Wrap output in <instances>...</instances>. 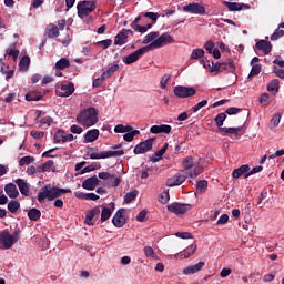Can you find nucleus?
I'll return each mask as SVG.
<instances>
[{"label":"nucleus","mask_w":284,"mask_h":284,"mask_svg":"<svg viewBox=\"0 0 284 284\" xmlns=\"http://www.w3.org/2000/svg\"><path fill=\"white\" fill-rule=\"evenodd\" d=\"M258 102L262 103L265 106L268 105L270 104V95H268V93H263L262 95H260Z\"/></svg>","instance_id":"nucleus-53"},{"label":"nucleus","mask_w":284,"mask_h":284,"mask_svg":"<svg viewBox=\"0 0 284 284\" xmlns=\"http://www.w3.org/2000/svg\"><path fill=\"white\" fill-rule=\"evenodd\" d=\"M112 45V40H100L97 42V47L101 48L102 50H108Z\"/></svg>","instance_id":"nucleus-46"},{"label":"nucleus","mask_w":284,"mask_h":284,"mask_svg":"<svg viewBox=\"0 0 284 284\" xmlns=\"http://www.w3.org/2000/svg\"><path fill=\"white\" fill-rule=\"evenodd\" d=\"M98 114L99 112L95 108H88L87 110L80 112V114L77 116V121L84 128H91L98 123Z\"/></svg>","instance_id":"nucleus-2"},{"label":"nucleus","mask_w":284,"mask_h":284,"mask_svg":"<svg viewBox=\"0 0 284 284\" xmlns=\"http://www.w3.org/2000/svg\"><path fill=\"white\" fill-rule=\"evenodd\" d=\"M224 6H226L231 12L242 11L245 6L247 9L250 8L248 4H242L237 2H224Z\"/></svg>","instance_id":"nucleus-27"},{"label":"nucleus","mask_w":284,"mask_h":284,"mask_svg":"<svg viewBox=\"0 0 284 284\" xmlns=\"http://www.w3.org/2000/svg\"><path fill=\"white\" fill-rule=\"evenodd\" d=\"M100 216V206H95L93 209H91L90 211H88L85 219H84V223L87 225H95L97 220Z\"/></svg>","instance_id":"nucleus-13"},{"label":"nucleus","mask_w":284,"mask_h":284,"mask_svg":"<svg viewBox=\"0 0 284 284\" xmlns=\"http://www.w3.org/2000/svg\"><path fill=\"white\" fill-rule=\"evenodd\" d=\"M111 216H112V210H109V207H102L101 223H105L106 221L110 220Z\"/></svg>","instance_id":"nucleus-41"},{"label":"nucleus","mask_w":284,"mask_h":284,"mask_svg":"<svg viewBox=\"0 0 284 284\" xmlns=\"http://www.w3.org/2000/svg\"><path fill=\"white\" fill-rule=\"evenodd\" d=\"M119 70V64H110L105 72L102 73L103 78H111Z\"/></svg>","instance_id":"nucleus-37"},{"label":"nucleus","mask_w":284,"mask_h":284,"mask_svg":"<svg viewBox=\"0 0 284 284\" xmlns=\"http://www.w3.org/2000/svg\"><path fill=\"white\" fill-rule=\"evenodd\" d=\"M111 223H113L115 227H124V225H126L125 209L118 210L114 217L111 219Z\"/></svg>","instance_id":"nucleus-12"},{"label":"nucleus","mask_w":284,"mask_h":284,"mask_svg":"<svg viewBox=\"0 0 284 284\" xmlns=\"http://www.w3.org/2000/svg\"><path fill=\"white\" fill-rule=\"evenodd\" d=\"M150 132L152 134H170L172 132V128L171 125H168V124H162V125H153L151 129H150Z\"/></svg>","instance_id":"nucleus-18"},{"label":"nucleus","mask_w":284,"mask_h":284,"mask_svg":"<svg viewBox=\"0 0 284 284\" xmlns=\"http://www.w3.org/2000/svg\"><path fill=\"white\" fill-rule=\"evenodd\" d=\"M67 68H70V60L68 58H61L55 62V69L64 70Z\"/></svg>","instance_id":"nucleus-35"},{"label":"nucleus","mask_w":284,"mask_h":284,"mask_svg":"<svg viewBox=\"0 0 284 284\" xmlns=\"http://www.w3.org/2000/svg\"><path fill=\"white\" fill-rule=\"evenodd\" d=\"M255 48L264 51L265 54L272 52V42L267 40H258L255 44Z\"/></svg>","instance_id":"nucleus-22"},{"label":"nucleus","mask_w":284,"mask_h":284,"mask_svg":"<svg viewBox=\"0 0 284 284\" xmlns=\"http://www.w3.org/2000/svg\"><path fill=\"white\" fill-rule=\"evenodd\" d=\"M187 176L183 174H175L173 178H170L165 182V186L168 187H174V186H180L186 181Z\"/></svg>","instance_id":"nucleus-14"},{"label":"nucleus","mask_w":284,"mask_h":284,"mask_svg":"<svg viewBox=\"0 0 284 284\" xmlns=\"http://www.w3.org/2000/svg\"><path fill=\"white\" fill-rule=\"evenodd\" d=\"M159 37V32L158 31H152L151 33H148L145 36V39L142 41V44L146 45L149 43L154 42Z\"/></svg>","instance_id":"nucleus-38"},{"label":"nucleus","mask_w":284,"mask_h":284,"mask_svg":"<svg viewBox=\"0 0 284 284\" xmlns=\"http://www.w3.org/2000/svg\"><path fill=\"white\" fill-rule=\"evenodd\" d=\"M14 183L16 185H18V190L21 192L22 195H30V185L23 179H18L14 181Z\"/></svg>","instance_id":"nucleus-19"},{"label":"nucleus","mask_w":284,"mask_h":284,"mask_svg":"<svg viewBox=\"0 0 284 284\" xmlns=\"http://www.w3.org/2000/svg\"><path fill=\"white\" fill-rule=\"evenodd\" d=\"M20 202L18 200H11L9 203H8V210L14 214L17 213L18 210H20Z\"/></svg>","instance_id":"nucleus-39"},{"label":"nucleus","mask_w":284,"mask_h":284,"mask_svg":"<svg viewBox=\"0 0 284 284\" xmlns=\"http://www.w3.org/2000/svg\"><path fill=\"white\" fill-rule=\"evenodd\" d=\"M175 236L182 240H190L192 239V234L187 232H178L175 233Z\"/></svg>","instance_id":"nucleus-61"},{"label":"nucleus","mask_w":284,"mask_h":284,"mask_svg":"<svg viewBox=\"0 0 284 284\" xmlns=\"http://www.w3.org/2000/svg\"><path fill=\"white\" fill-rule=\"evenodd\" d=\"M20 240V230H16L12 234L7 230L0 233V247L10 250Z\"/></svg>","instance_id":"nucleus-3"},{"label":"nucleus","mask_w":284,"mask_h":284,"mask_svg":"<svg viewBox=\"0 0 284 284\" xmlns=\"http://www.w3.org/2000/svg\"><path fill=\"white\" fill-rule=\"evenodd\" d=\"M52 118L51 116H44L40 120L41 125H45L47 128L51 126L52 123Z\"/></svg>","instance_id":"nucleus-63"},{"label":"nucleus","mask_w":284,"mask_h":284,"mask_svg":"<svg viewBox=\"0 0 284 284\" xmlns=\"http://www.w3.org/2000/svg\"><path fill=\"white\" fill-rule=\"evenodd\" d=\"M227 119V115L225 112H221L215 116V122H216V126L217 130L220 131L221 129H223V124L224 121Z\"/></svg>","instance_id":"nucleus-36"},{"label":"nucleus","mask_w":284,"mask_h":284,"mask_svg":"<svg viewBox=\"0 0 284 284\" xmlns=\"http://www.w3.org/2000/svg\"><path fill=\"white\" fill-rule=\"evenodd\" d=\"M45 33L50 39H54L60 36L59 28L57 24H48Z\"/></svg>","instance_id":"nucleus-28"},{"label":"nucleus","mask_w":284,"mask_h":284,"mask_svg":"<svg viewBox=\"0 0 284 284\" xmlns=\"http://www.w3.org/2000/svg\"><path fill=\"white\" fill-rule=\"evenodd\" d=\"M261 72H262V65L261 64L252 65L251 72L248 74V79L257 77Z\"/></svg>","instance_id":"nucleus-45"},{"label":"nucleus","mask_w":284,"mask_h":284,"mask_svg":"<svg viewBox=\"0 0 284 284\" xmlns=\"http://www.w3.org/2000/svg\"><path fill=\"white\" fill-rule=\"evenodd\" d=\"M43 98L42 93L39 92H29L26 94V101L27 102H39Z\"/></svg>","instance_id":"nucleus-30"},{"label":"nucleus","mask_w":284,"mask_h":284,"mask_svg":"<svg viewBox=\"0 0 284 284\" xmlns=\"http://www.w3.org/2000/svg\"><path fill=\"white\" fill-rule=\"evenodd\" d=\"M31 64V58L28 55H24L21 60H20V64H18V68H20V70L22 72H26Z\"/></svg>","instance_id":"nucleus-32"},{"label":"nucleus","mask_w":284,"mask_h":284,"mask_svg":"<svg viewBox=\"0 0 284 284\" xmlns=\"http://www.w3.org/2000/svg\"><path fill=\"white\" fill-rule=\"evenodd\" d=\"M281 119H282V114L281 113L274 114V116L271 119V125H273L274 128L278 126V124L281 122Z\"/></svg>","instance_id":"nucleus-54"},{"label":"nucleus","mask_w":284,"mask_h":284,"mask_svg":"<svg viewBox=\"0 0 284 284\" xmlns=\"http://www.w3.org/2000/svg\"><path fill=\"white\" fill-rule=\"evenodd\" d=\"M170 201V195L169 192H163L160 194L159 196V202L163 205L168 204V202Z\"/></svg>","instance_id":"nucleus-51"},{"label":"nucleus","mask_w":284,"mask_h":284,"mask_svg":"<svg viewBox=\"0 0 284 284\" xmlns=\"http://www.w3.org/2000/svg\"><path fill=\"white\" fill-rule=\"evenodd\" d=\"M149 52L145 47L138 49L135 52L129 54L128 57L123 58V63L126 65H131L135 63L139 59L143 57L144 53Z\"/></svg>","instance_id":"nucleus-10"},{"label":"nucleus","mask_w":284,"mask_h":284,"mask_svg":"<svg viewBox=\"0 0 284 284\" xmlns=\"http://www.w3.org/2000/svg\"><path fill=\"white\" fill-rule=\"evenodd\" d=\"M173 42H174V40L169 33H163L162 36L158 37L155 41H152L144 48L148 51H151V50L161 49V48H163L170 43H173Z\"/></svg>","instance_id":"nucleus-5"},{"label":"nucleus","mask_w":284,"mask_h":284,"mask_svg":"<svg viewBox=\"0 0 284 284\" xmlns=\"http://www.w3.org/2000/svg\"><path fill=\"white\" fill-rule=\"evenodd\" d=\"M138 196V191H132L125 194L124 196V203L130 204L132 201H134Z\"/></svg>","instance_id":"nucleus-47"},{"label":"nucleus","mask_w":284,"mask_h":284,"mask_svg":"<svg viewBox=\"0 0 284 284\" xmlns=\"http://www.w3.org/2000/svg\"><path fill=\"white\" fill-rule=\"evenodd\" d=\"M195 250H196V244L194 242L190 247H186V250H184L183 253H180V257L182 260H186L194 254Z\"/></svg>","instance_id":"nucleus-31"},{"label":"nucleus","mask_w":284,"mask_h":284,"mask_svg":"<svg viewBox=\"0 0 284 284\" xmlns=\"http://www.w3.org/2000/svg\"><path fill=\"white\" fill-rule=\"evenodd\" d=\"M248 171H250V165L248 164H242L237 169L233 170L232 176L234 179H239L242 175L245 176V174H248Z\"/></svg>","instance_id":"nucleus-24"},{"label":"nucleus","mask_w":284,"mask_h":284,"mask_svg":"<svg viewBox=\"0 0 284 284\" xmlns=\"http://www.w3.org/2000/svg\"><path fill=\"white\" fill-rule=\"evenodd\" d=\"M140 134H141V131H140V130H134V131H132V132L125 133V134L123 135V139H124V141H126V142H132V141L134 140V138H135L136 135H140Z\"/></svg>","instance_id":"nucleus-44"},{"label":"nucleus","mask_w":284,"mask_h":284,"mask_svg":"<svg viewBox=\"0 0 284 284\" xmlns=\"http://www.w3.org/2000/svg\"><path fill=\"white\" fill-rule=\"evenodd\" d=\"M100 131L98 129L88 130L84 134V143H91L99 139Z\"/></svg>","instance_id":"nucleus-20"},{"label":"nucleus","mask_w":284,"mask_h":284,"mask_svg":"<svg viewBox=\"0 0 284 284\" xmlns=\"http://www.w3.org/2000/svg\"><path fill=\"white\" fill-rule=\"evenodd\" d=\"M132 29L135 31V32H140V33H145L146 32V28L145 26H141V24H131Z\"/></svg>","instance_id":"nucleus-60"},{"label":"nucleus","mask_w":284,"mask_h":284,"mask_svg":"<svg viewBox=\"0 0 284 284\" xmlns=\"http://www.w3.org/2000/svg\"><path fill=\"white\" fill-rule=\"evenodd\" d=\"M77 9H78V17L83 19L85 17H89V14L93 13V11L97 9V2L83 0L78 3Z\"/></svg>","instance_id":"nucleus-4"},{"label":"nucleus","mask_w":284,"mask_h":284,"mask_svg":"<svg viewBox=\"0 0 284 284\" xmlns=\"http://www.w3.org/2000/svg\"><path fill=\"white\" fill-rule=\"evenodd\" d=\"M100 181L97 175L85 179L82 182V189L85 191H94L97 186L99 185Z\"/></svg>","instance_id":"nucleus-16"},{"label":"nucleus","mask_w":284,"mask_h":284,"mask_svg":"<svg viewBox=\"0 0 284 284\" xmlns=\"http://www.w3.org/2000/svg\"><path fill=\"white\" fill-rule=\"evenodd\" d=\"M4 191L10 199H17L19 196L17 185L12 182L6 184Z\"/></svg>","instance_id":"nucleus-23"},{"label":"nucleus","mask_w":284,"mask_h":284,"mask_svg":"<svg viewBox=\"0 0 284 284\" xmlns=\"http://www.w3.org/2000/svg\"><path fill=\"white\" fill-rule=\"evenodd\" d=\"M75 89H74V83L73 82H69L68 84H62L61 85V97L62 98H69L74 93Z\"/></svg>","instance_id":"nucleus-21"},{"label":"nucleus","mask_w":284,"mask_h":284,"mask_svg":"<svg viewBox=\"0 0 284 284\" xmlns=\"http://www.w3.org/2000/svg\"><path fill=\"white\" fill-rule=\"evenodd\" d=\"M183 12L190 14H206V8L200 3H190L182 7Z\"/></svg>","instance_id":"nucleus-11"},{"label":"nucleus","mask_w":284,"mask_h":284,"mask_svg":"<svg viewBox=\"0 0 284 284\" xmlns=\"http://www.w3.org/2000/svg\"><path fill=\"white\" fill-rule=\"evenodd\" d=\"M71 189H61L58 186H52V185H44L41 187L39 195H38V201L40 204H43L45 200L49 202H52L59 197H61L63 194L71 193Z\"/></svg>","instance_id":"nucleus-1"},{"label":"nucleus","mask_w":284,"mask_h":284,"mask_svg":"<svg viewBox=\"0 0 284 284\" xmlns=\"http://www.w3.org/2000/svg\"><path fill=\"white\" fill-rule=\"evenodd\" d=\"M262 170H263L262 165L254 166L251 171H248V173L245 174V179H247L250 175L258 174L260 172H262Z\"/></svg>","instance_id":"nucleus-56"},{"label":"nucleus","mask_w":284,"mask_h":284,"mask_svg":"<svg viewBox=\"0 0 284 284\" xmlns=\"http://www.w3.org/2000/svg\"><path fill=\"white\" fill-rule=\"evenodd\" d=\"M34 158L31 156V155H27V156H23L20 162H19V165L20 166H24V165H29L31 164L32 162H34Z\"/></svg>","instance_id":"nucleus-49"},{"label":"nucleus","mask_w":284,"mask_h":284,"mask_svg":"<svg viewBox=\"0 0 284 284\" xmlns=\"http://www.w3.org/2000/svg\"><path fill=\"white\" fill-rule=\"evenodd\" d=\"M192 209L191 204H182L179 202H174L172 204L166 205V210L176 215L185 214L187 211Z\"/></svg>","instance_id":"nucleus-8"},{"label":"nucleus","mask_w":284,"mask_h":284,"mask_svg":"<svg viewBox=\"0 0 284 284\" xmlns=\"http://www.w3.org/2000/svg\"><path fill=\"white\" fill-rule=\"evenodd\" d=\"M154 138L148 139L141 143H139L134 149L135 155H141L150 152L153 149Z\"/></svg>","instance_id":"nucleus-9"},{"label":"nucleus","mask_w":284,"mask_h":284,"mask_svg":"<svg viewBox=\"0 0 284 284\" xmlns=\"http://www.w3.org/2000/svg\"><path fill=\"white\" fill-rule=\"evenodd\" d=\"M27 215L31 222H38L41 219V211L33 207L28 211Z\"/></svg>","instance_id":"nucleus-29"},{"label":"nucleus","mask_w":284,"mask_h":284,"mask_svg":"<svg viewBox=\"0 0 284 284\" xmlns=\"http://www.w3.org/2000/svg\"><path fill=\"white\" fill-rule=\"evenodd\" d=\"M144 17L151 19L155 23L158 18L161 16L156 12H145Z\"/></svg>","instance_id":"nucleus-59"},{"label":"nucleus","mask_w":284,"mask_h":284,"mask_svg":"<svg viewBox=\"0 0 284 284\" xmlns=\"http://www.w3.org/2000/svg\"><path fill=\"white\" fill-rule=\"evenodd\" d=\"M273 73L280 78V79H284V70L283 69H278L277 67H273L272 68Z\"/></svg>","instance_id":"nucleus-62"},{"label":"nucleus","mask_w":284,"mask_h":284,"mask_svg":"<svg viewBox=\"0 0 284 284\" xmlns=\"http://www.w3.org/2000/svg\"><path fill=\"white\" fill-rule=\"evenodd\" d=\"M235 69L236 67L234 65V61H227V62L221 63V71L233 72Z\"/></svg>","instance_id":"nucleus-42"},{"label":"nucleus","mask_w":284,"mask_h":284,"mask_svg":"<svg viewBox=\"0 0 284 284\" xmlns=\"http://www.w3.org/2000/svg\"><path fill=\"white\" fill-rule=\"evenodd\" d=\"M143 252H144V256H145L146 258H151V257L154 256V251H153V248H152L151 246H145V247L143 248Z\"/></svg>","instance_id":"nucleus-58"},{"label":"nucleus","mask_w":284,"mask_h":284,"mask_svg":"<svg viewBox=\"0 0 284 284\" xmlns=\"http://www.w3.org/2000/svg\"><path fill=\"white\" fill-rule=\"evenodd\" d=\"M168 148H169V144L164 143V145L159 151L155 152V156H158V159L153 158V159H151V161L153 163H156V162L161 161L162 158L164 156V154L166 153Z\"/></svg>","instance_id":"nucleus-33"},{"label":"nucleus","mask_w":284,"mask_h":284,"mask_svg":"<svg viewBox=\"0 0 284 284\" xmlns=\"http://www.w3.org/2000/svg\"><path fill=\"white\" fill-rule=\"evenodd\" d=\"M205 266V262H199L195 265L186 266V268H183V275H193L195 273H199L203 270Z\"/></svg>","instance_id":"nucleus-17"},{"label":"nucleus","mask_w":284,"mask_h":284,"mask_svg":"<svg viewBox=\"0 0 284 284\" xmlns=\"http://www.w3.org/2000/svg\"><path fill=\"white\" fill-rule=\"evenodd\" d=\"M30 136L32 139H43L44 132L43 131H38V130H31L30 131Z\"/></svg>","instance_id":"nucleus-55"},{"label":"nucleus","mask_w":284,"mask_h":284,"mask_svg":"<svg viewBox=\"0 0 284 284\" xmlns=\"http://www.w3.org/2000/svg\"><path fill=\"white\" fill-rule=\"evenodd\" d=\"M196 90L193 87L178 85L174 88V94L179 99H187L193 97Z\"/></svg>","instance_id":"nucleus-7"},{"label":"nucleus","mask_w":284,"mask_h":284,"mask_svg":"<svg viewBox=\"0 0 284 284\" xmlns=\"http://www.w3.org/2000/svg\"><path fill=\"white\" fill-rule=\"evenodd\" d=\"M243 131V128L240 126V128H222L219 130V133L222 135V136H226L229 134L231 135H239L240 132Z\"/></svg>","instance_id":"nucleus-25"},{"label":"nucleus","mask_w":284,"mask_h":284,"mask_svg":"<svg viewBox=\"0 0 284 284\" xmlns=\"http://www.w3.org/2000/svg\"><path fill=\"white\" fill-rule=\"evenodd\" d=\"M205 51L204 49H194L191 54V60H199L204 58Z\"/></svg>","instance_id":"nucleus-43"},{"label":"nucleus","mask_w":284,"mask_h":284,"mask_svg":"<svg viewBox=\"0 0 284 284\" xmlns=\"http://www.w3.org/2000/svg\"><path fill=\"white\" fill-rule=\"evenodd\" d=\"M284 37V30L280 28L275 29L274 33L271 36L272 41H277L280 38Z\"/></svg>","instance_id":"nucleus-50"},{"label":"nucleus","mask_w":284,"mask_h":284,"mask_svg":"<svg viewBox=\"0 0 284 284\" xmlns=\"http://www.w3.org/2000/svg\"><path fill=\"white\" fill-rule=\"evenodd\" d=\"M182 166L184 170L189 171L193 166V158L192 156H186V159L183 160Z\"/></svg>","instance_id":"nucleus-48"},{"label":"nucleus","mask_w":284,"mask_h":284,"mask_svg":"<svg viewBox=\"0 0 284 284\" xmlns=\"http://www.w3.org/2000/svg\"><path fill=\"white\" fill-rule=\"evenodd\" d=\"M207 103H209L207 100H202L201 102H199L196 105H194V106L192 108V111H193L194 113H196V112H199L202 108L206 106Z\"/></svg>","instance_id":"nucleus-52"},{"label":"nucleus","mask_w":284,"mask_h":284,"mask_svg":"<svg viewBox=\"0 0 284 284\" xmlns=\"http://www.w3.org/2000/svg\"><path fill=\"white\" fill-rule=\"evenodd\" d=\"M171 80V75L170 74H164L160 81V85L162 89H165L169 81Z\"/></svg>","instance_id":"nucleus-57"},{"label":"nucleus","mask_w":284,"mask_h":284,"mask_svg":"<svg viewBox=\"0 0 284 284\" xmlns=\"http://www.w3.org/2000/svg\"><path fill=\"white\" fill-rule=\"evenodd\" d=\"M267 90L270 92H273L274 94L278 93L280 91V80L278 79H273L268 84H267Z\"/></svg>","instance_id":"nucleus-34"},{"label":"nucleus","mask_w":284,"mask_h":284,"mask_svg":"<svg viewBox=\"0 0 284 284\" xmlns=\"http://www.w3.org/2000/svg\"><path fill=\"white\" fill-rule=\"evenodd\" d=\"M207 186H209V182L205 180H202V181L197 182V184H196V192L199 194H203L206 192Z\"/></svg>","instance_id":"nucleus-40"},{"label":"nucleus","mask_w":284,"mask_h":284,"mask_svg":"<svg viewBox=\"0 0 284 284\" xmlns=\"http://www.w3.org/2000/svg\"><path fill=\"white\" fill-rule=\"evenodd\" d=\"M216 48H214V42L209 40L204 43V50H207L209 53L211 54L213 50H215Z\"/></svg>","instance_id":"nucleus-64"},{"label":"nucleus","mask_w":284,"mask_h":284,"mask_svg":"<svg viewBox=\"0 0 284 284\" xmlns=\"http://www.w3.org/2000/svg\"><path fill=\"white\" fill-rule=\"evenodd\" d=\"M128 34L125 33V31H120L115 39H114V45H119V47H122L124 44L128 43Z\"/></svg>","instance_id":"nucleus-26"},{"label":"nucleus","mask_w":284,"mask_h":284,"mask_svg":"<svg viewBox=\"0 0 284 284\" xmlns=\"http://www.w3.org/2000/svg\"><path fill=\"white\" fill-rule=\"evenodd\" d=\"M73 140H74V135L71 133L65 134L63 130L55 131V135H53V141H55V143H60V142L67 143Z\"/></svg>","instance_id":"nucleus-15"},{"label":"nucleus","mask_w":284,"mask_h":284,"mask_svg":"<svg viewBox=\"0 0 284 284\" xmlns=\"http://www.w3.org/2000/svg\"><path fill=\"white\" fill-rule=\"evenodd\" d=\"M124 154H125L124 150L91 152V153H89V158L91 160H100V159H108V158H113V156H123Z\"/></svg>","instance_id":"nucleus-6"}]
</instances>
